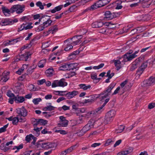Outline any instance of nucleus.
Listing matches in <instances>:
<instances>
[{"label":"nucleus","mask_w":155,"mask_h":155,"mask_svg":"<svg viewBox=\"0 0 155 155\" xmlns=\"http://www.w3.org/2000/svg\"><path fill=\"white\" fill-rule=\"evenodd\" d=\"M96 121L94 122L93 120H90L88 123L86 124L80 130H78L79 133V136H82L83 135L88 131L95 124H97Z\"/></svg>","instance_id":"f257e3e1"},{"label":"nucleus","mask_w":155,"mask_h":155,"mask_svg":"<svg viewBox=\"0 0 155 155\" xmlns=\"http://www.w3.org/2000/svg\"><path fill=\"white\" fill-rule=\"evenodd\" d=\"M25 6L24 5H16L11 8L12 13L16 12L17 14H21L25 10Z\"/></svg>","instance_id":"f03ea898"},{"label":"nucleus","mask_w":155,"mask_h":155,"mask_svg":"<svg viewBox=\"0 0 155 155\" xmlns=\"http://www.w3.org/2000/svg\"><path fill=\"white\" fill-rule=\"evenodd\" d=\"M155 84V76H151L148 80L143 81L142 84V86L143 87H147Z\"/></svg>","instance_id":"7ed1b4c3"},{"label":"nucleus","mask_w":155,"mask_h":155,"mask_svg":"<svg viewBox=\"0 0 155 155\" xmlns=\"http://www.w3.org/2000/svg\"><path fill=\"white\" fill-rule=\"evenodd\" d=\"M113 120L112 118L107 117L105 115L104 118H101L98 120L96 121V123H99V126L101 124H106L110 123Z\"/></svg>","instance_id":"20e7f679"},{"label":"nucleus","mask_w":155,"mask_h":155,"mask_svg":"<svg viewBox=\"0 0 155 155\" xmlns=\"http://www.w3.org/2000/svg\"><path fill=\"white\" fill-rule=\"evenodd\" d=\"M149 61L148 60L143 63L138 69L137 71L136 75L137 76H138V77H140L143 73L145 69L147 66V63Z\"/></svg>","instance_id":"39448f33"},{"label":"nucleus","mask_w":155,"mask_h":155,"mask_svg":"<svg viewBox=\"0 0 155 155\" xmlns=\"http://www.w3.org/2000/svg\"><path fill=\"white\" fill-rule=\"evenodd\" d=\"M80 37L78 35H76L73 37L72 38H68L65 41V42L69 41L70 40H71L70 41L71 42V44L73 45V46L77 45L78 43L80 41L82 37Z\"/></svg>","instance_id":"423d86ee"},{"label":"nucleus","mask_w":155,"mask_h":155,"mask_svg":"<svg viewBox=\"0 0 155 155\" xmlns=\"http://www.w3.org/2000/svg\"><path fill=\"white\" fill-rule=\"evenodd\" d=\"M18 21V20L17 19H14L13 20L9 19H5L1 21V25L2 26L8 25H12L15 23L17 22Z\"/></svg>","instance_id":"0eeeda50"},{"label":"nucleus","mask_w":155,"mask_h":155,"mask_svg":"<svg viewBox=\"0 0 155 155\" xmlns=\"http://www.w3.org/2000/svg\"><path fill=\"white\" fill-rule=\"evenodd\" d=\"M16 111L17 113L18 114V115L22 116L23 117H26L28 115L27 110L23 106L21 108L16 109Z\"/></svg>","instance_id":"6e6552de"},{"label":"nucleus","mask_w":155,"mask_h":155,"mask_svg":"<svg viewBox=\"0 0 155 155\" xmlns=\"http://www.w3.org/2000/svg\"><path fill=\"white\" fill-rule=\"evenodd\" d=\"M60 120L59 123L58 124L59 127H66L68 122V121L65 119V118L63 116L60 117Z\"/></svg>","instance_id":"1a4fd4ad"},{"label":"nucleus","mask_w":155,"mask_h":155,"mask_svg":"<svg viewBox=\"0 0 155 155\" xmlns=\"http://www.w3.org/2000/svg\"><path fill=\"white\" fill-rule=\"evenodd\" d=\"M9 72L5 71L2 74L1 77V84L6 82L9 79Z\"/></svg>","instance_id":"9d476101"},{"label":"nucleus","mask_w":155,"mask_h":155,"mask_svg":"<svg viewBox=\"0 0 155 155\" xmlns=\"http://www.w3.org/2000/svg\"><path fill=\"white\" fill-rule=\"evenodd\" d=\"M135 57L134 54H130L126 53L123 56V60L124 62H127L131 60Z\"/></svg>","instance_id":"9b49d317"},{"label":"nucleus","mask_w":155,"mask_h":155,"mask_svg":"<svg viewBox=\"0 0 155 155\" xmlns=\"http://www.w3.org/2000/svg\"><path fill=\"white\" fill-rule=\"evenodd\" d=\"M104 15V18L107 20H111L115 17L114 13H111L110 11L105 12Z\"/></svg>","instance_id":"f8f14e48"},{"label":"nucleus","mask_w":155,"mask_h":155,"mask_svg":"<svg viewBox=\"0 0 155 155\" xmlns=\"http://www.w3.org/2000/svg\"><path fill=\"white\" fill-rule=\"evenodd\" d=\"M31 55V54H29V53L27 52H25L24 54H22L20 55L19 54V59L20 60L27 61L28 60V58Z\"/></svg>","instance_id":"ddd939ff"},{"label":"nucleus","mask_w":155,"mask_h":155,"mask_svg":"<svg viewBox=\"0 0 155 155\" xmlns=\"http://www.w3.org/2000/svg\"><path fill=\"white\" fill-rule=\"evenodd\" d=\"M78 94V91H74L72 92H69L65 94V96L68 99H70L77 95Z\"/></svg>","instance_id":"4468645a"},{"label":"nucleus","mask_w":155,"mask_h":155,"mask_svg":"<svg viewBox=\"0 0 155 155\" xmlns=\"http://www.w3.org/2000/svg\"><path fill=\"white\" fill-rule=\"evenodd\" d=\"M115 85L116 84L114 83H111L107 87V89L103 92L104 93L107 94L108 95H110L111 90L114 88Z\"/></svg>","instance_id":"2eb2a0df"},{"label":"nucleus","mask_w":155,"mask_h":155,"mask_svg":"<svg viewBox=\"0 0 155 155\" xmlns=\"http://www.w3.org/2000/svg\"><path fill=\"white\" fill-rule=\"evenodd\" d=\"M52 22V20L50 19V18H48L47 19V20L46 21L43 23L42 25H41L40 27H41V29H44L48 26H50Z\"/></svg>","instance_id":"dca6fc26"},{"label":"nucleus","mask_w":155,"mask_h":155,"mask_svg":"<svg viewBox=\"0 0 155 155\" xmlns=\"http://www.w3.org/2000/svg\"><path fill=\"white\" fill-rule=\"evenodd\" d=\"M110 100L109 98L106 99L105 101V102L100 107H98L97 108L95 109V110L97 113H100L101 111L103 110V107Z\"/></svg>","instance_id":"f3484780"},{"label":"nucleus","mask_w":155,"mask_h":155,"mask_svg":"<svg viewBox=\"0 0 155 155\" xmlns=\"http://www.w3.org/2000/svg\"><path fill=\"white\" fill-rule=\"evenodd\" d=\"M32 23H23L21 25L20 28L21 29H31L33 28V26L31 25Z\"/></svg>","instance_id":"a211bd4d"},{"label":"nucleus","mask_w":155,"mask_h":155,"mask_svg":"<svg viewBox=\"0 0 155 155\" xmlns=\"http://www.w3.org/2000/svg\"><path fill=\"white\" fill-rule=\"evenodd\" d=\"M14 100L15 102L17 103H22L25 100L24 97L18 95H17L14 97Z\"/></svg>","instance_id":"6ab92c4d"},{"label":"nucleus","mask_w":155,"mask_h":155,"mask_svg":"<svg viewBox=\"0 0 155 155\" xmlns=\"http://www.w3.org/2000/svg\"><path fill=\"white\" fill-rule=\"evenodd\" d=\"M133 150V148L132 147H130L126 150L123 151L120 153H119L117 155H128V154L132 153Z\"/></svg>","instance_id":"aec40b11"},{"label":"nucleus","mask_w":155,"mask_h":155,"mask_svg":"<svg viewBox=\"0 0 155 155\" xmlns=\"http://www.w3.org/2000/svg\"><path fill=\"white\" fill-rule=\"evenodd\" d=\"M2 9L3 13L6 16H9L10 15L11 13H12L11 8L9 10L7 8L3 6L2 8Z\"/></svg>","instance_id":"412c9836"},{"label":"nucleus","mask_w":155,"mask_h":155,"mask_svg":"<svg viewBox=\"0 0 155 155\" xmlns=\"http://www.w3.org/2000/svg\"><path fill=\"white\" fill-rule=\"evenodd\" d=\"M139 59V58L138 60H137V59L133 63V64L131 66L130 68V70L131 71H133L139 65V62H138Z\"/></svg>","instance_id":"4be33fe9"},{"label":"nucleus","mask_w":155,"mask_h":155,"mask_svg":"<svg viewBox=\"0 0 155 155\" xmlns=\"http://www.w3.org/2000/svg\"><path fill=\"white\" fill-rule=\"evenodd\" d=\"M113 61L114 62V64L115 66L116 67V68L117 70H119L122 67L121 65V62L119 60H114Z\"/></svg>","instance_id":"5701e85b"},{"label":"nucleus","mask_w":155,"mask_h":155,"mask_svg":"<svg viewBox=\"0 0 155 155\" xmlns=\"http://www.w3.org/2000/svg\"><path fill=\"white\" fill-rule=\"evenodd\" d=\"M32 16L30 15H28L26 16H23L21 17L19 19L20 21H30L32 19Z\"/></svg>","instance_id":"b1692460"},{"label":"nucleus","mask_w":155,"mask_h":155,"mask_svg":"<svg viewBox=\"0 0 155 155\" xmlns=\"http://www.w3.org/2000/svg\"><path fill=\"white\" fill-rule=\"evenodd\" d=\"M68 70L69 71H74V69L76 70L78 69V68L76 67L77 66V64H68Z\"/></svg>","instance_id":"393cba45"},{"label":"nucleus","mask_w":155,"mask_h":155,"mask_svg":"<svg viewBox=\"0 0 155 155\" xmlns=\"http://www.w3.org/2000/svg\"><path fill=\"white\" fill-rule=\"evenodd\" d=\"M54 71L53 69L50 68L45 71V73L47 77H50L53 75Z\"/></svg>","instance_id":"a878e982"},{"label":"nucleus","mask_w":155,"mask_h":155,"mask_svg":"<svg viewBox=\"0 0 155 155\" xmlns=\"http://www.w3.org/2000/svg\"><path fill=\"white\" fill-rule=\"evenodd\" d=\"M124 2V0H118L116 2L117 6L115 8L117 9H120L122 8L123 6L121 4L123 2Z\"/></svg>","instance_id":"bb28decb"},{"label":"nucleus","mask_w":155,"mask_h":155,"mask_svg":"<svg viewBox=\"0 0 155 155\" xmlns=\"http://www.w3.org/2000/svg\"><path fill=\"white\" fill-rule=\"evenodd\" d=\"M103 25V23L101 22H95L91 24V26L94 28H97L100 27Z\"/></svg>","instance_id":"cd10ccee"},{"label":"nucleus","mask_w":155,"mask_h":155,"mask_svg":"<svg viewBox=\"0 0 155 155\" xmlns=\"http://www.w3.org/2000/svg\"><path fill=\"white\" fill-rule=\"evenodd\" d=\"M63 5H61L55 7L53 9L51 10L50 12L52 13H54L60 11L63 7Z\"/></svg>","instance_id":"c85d7f7f"},{"label":"nucleus","mask_w":155,"mask_h":155,"mask_svg":"<svg viewBox=\"0 0 155 155\" xmlns=\"http://www.w3.org/2000/svg\"><path fill=\"white\" fill-rule=\"evenodd\" d=\"M99 8L98 6V5H97V2L94 3V4L91 5V6L88 7L86 9V10L88 11H93L97 8Z\"/></svg>","instance_id":"c756f323"},{"label":"nucleus","mask_w":155,"mask_h":155,"mask_svg":"<svg viewBox=\"0 0 155 155\" xmlns=\"http://www.w3.org/2000/svg\"><path fill=\"white\" fill-rule=\"evenodd\" d=\"M79 87L80 89H82L84 91H85L88 89H90L91 88V86L90 85H86L84 84H81L79 85Z\"/></svg>","instance_id":"7c9ffc66"},{"label":"nucleus","mask_w":155,"mask_h":155,"mask_svg":"<svg viewBox=\"0 0 155 155\" xmlns=\"http://www.w3.org/2000/svg\"><path fill=\"white\" fill-rule=\"evenodd\" d=\"M116 112L114 110H111L108 112L106 114V115L107 117H110L112 118L114 116Z\"/></svg>","instance_id":"2f4dec72"},{"label":"nucleus","mask_w":155,"mask_h":155,"mask_svg":"<svg viewBox=\"0 0 155 155\" xmlns=\"http://www.w3.org/2000/svg\"><path fill=\"white\" fill-rule=\"evenodd\" d=\"M100 95L101 96L100 97V100L103 102L104 101H105V100L109 96L107 94L104 93L103 92L100 94Z\"/></svg>","instance_id":"473e14b6"},{"label":"nucleus","mask_w":155,"mask_h":155,"mask_svg":"<svg viewBox=\"0 0 155 155\" xmlns=\"http://www.w3.org/2000/svg\"><path fill=\"white\" fill-rule=\"evenodd\" d=\"M68 63H65L61 66L59 68V70L60 71L68 70Z\"/></svg>","instance_id":"72a5a7b5"},{"label":"nucleus","mask_w":155,"mask_h":155,"mask_svg":"<svg viewBox=\"0 0 155 155\" xmlns=\"http://www.w3.org/2000/svg\"><path fill=\"white\" fill-rule=\"evenodd\" d=\"M57 30H48V31H45L43 32V35L46 36L48 35L50 33H51L54 34L56 31Z\"/></svg>","instance_id":"f704fd0d"},{"label":"nucleus","mask_w":155,"mask_h":155,"mask_svg":"<svg viewBox=\"0 0 155 155\" xmlns=\"http://www.w3.org/2000/svg\"><path fill=\"white\" fill-rule=\"evenodd\" d=\"M57 147V144L54 142H48V149L54 148Z\"/></svg>","instance_id":"c9c22d12"},{"label":"nucleus","mask_w":155,"mask_h":155,"mask_svg":"<svg viewBox=\"0 0 155 155\" xmlns=\"http://www.w3.org/2000/svg\"><path fill=\"white\" fill-rule=\"evenodd\" d=\"M67 91H54V93L56 95L59 96H65V94H63L64 93L67 92Z\"/></svg>","instance_id":"e433bc0d"},{"label":"nucleus","mask_w":155,"mask_h":155,"mask_svg":"<svg viewBox=\"0 0 155 155\" xmlns=\"http://www.w3.org/2000/svg\"><path fill=\"white\" fill-rule=\"evenodd\" d=\"M124 126L123 125H120L117 129L116 130L115 132L117 134L121 133L124 129Z\"/></svg>","instance_id":"4c0bfd02"},{"label":"nucleus","mask_w":155,"mask_h":155,"mask_svg":"<svg viewBox=\"0 0 155 155\" xmlns=\"http://www.w3.org/2000/svg\"><path fill=\"white\" fill-rule=\"evenodd\" d=\"M73 45L71 44L70 42L67 44L66 47L64 48V50L66 51H68L72 48Z\"/></svg>","instance_id":"58836bf2"},{"label":"nucleus","mask_w":155,"mask_h":155,"mask_svg":"<svg viewBox=\"0 0 155 155\" xmlns=\"http://www.w3.org/2000/svg\"><path fill=\"white\" fill-rule=\"evenodd\" d=\"M46 62L45 59L41 60L38 63V66L40 68H42L44 67V65Z\"/></svg>","instance_id":"ea45409f"},{"label":"nucleus","mask_w":155,"mask_h":155,"mask_svg":"<svg viewBox=\"0 0 155 155\" xmlns=\"http://www.w3.org/2000/svg\"><path fill=\"white\" fill-rule=\"evenodd\" d=\"M103 30H99L98 32L104 34L106 35H108L110 34L111 32V31L110 30H105L104 31H103Z\"/></svg>","instance_id":"a19ab883"},{"label":"nucleus","mask_w":155,"mask_h":155,"mask_svg":"<svg viewBox=\"0 0 155 155\" xmlns=\"http://www.w3.org/2000/svg\"><path fill=\"white\" fill-rule=\"evenodd\" d=\"M64 79H62L59 80V86L64 87L67 85V83L66 82L64 81Z\"/></svg>","instance_id":"79ce46f5"},{"label":"nucleus","mask_w":155,"mask_h":155,"mask_svg":"<svg viewBox=\"0 0 155 155\" xmlns=\"http://www.w3.org/2000/svg\"><path fill=\"white\" fill-rule=\"evenodd\" d=\"M55 107L51 106L49 105L46 107H45L43 108V110L44 111L49 110L51 111L54 109Z\"/></svg>","instance_id":"37998d69"},{"label":"nucleus","mask_w":155,"mask_h":155,"mask_svg":"<svg viewBox=\"0 0 155 155\" xmlns=\"http://www.w3.org/2000/svg\"><path fill=\"white\" fill-rule=\"evenodd\" d=\"M35 39H33L30 41V44H27L26 45L23 46V47L24 49L27 48H30L34 44V42L35 41Z\"/></svg>","instance_id":"c03bdc74"},{"label":"nucleus","mask_w":155,"mask_h":155,"mask_svg":"<svg viewBox=\"0 0 155 155\" xmlns=\"http://www.w3.org/2000/svg\"><path fill=\"white\" fill-rule=\"evenodd\" d=\"M5 143H3L1 145V149L3 150L4 151H7L9 148L5 146Z\"/></svg>","instance_id":"a18cd8bd"},{"label":"nucleus","mask_w":155,"mask_h":155,"mask_svg":"<svg viewBox=\"0 0 155 155\" xmlns=\"http://www.w3.org/2000/svg\"><path fill=\"white\" fill-rule=\"evenodd\" d=\"M97 5L99 8L101 7L104 6L103 0H99L96 2Z\"/></svg>","instance_id":"49530a36"},{"label":"nucleus","mask_w":155,"mask_h":155,"mask_svg":"<svg viewBox=\"0 0 155 155\" xmlns=\"http://www.w3.org/2000/svg\"><path fill=\"white\" fill-rule=\"evenodd\" d=\"M59 81L56 80L54 81L52 83V87H57L59 86Z\"/></svg>","instance_id":"de8ad7c7"},{"label":"nucleus","mask_w":155,"mask_h":155,"mask_svg":"<svg viewBox=\"0 0 155 155\" xmlns=\"http://www.w3.org/2000/svg\"><path fill=\"white\" fill-rule=\"evenodd\" d=\"M32 124L34 127L36 128L37 125H39L38 119H35L33 121Z\"/></svg>","instance_id":"09e8293b"},{"label":"nucleus","mask_w":155,"mask_h":155,"mask_svg":"<svg viewBox=\"0 0 155 155\" xmlns=\"http://www.w3.org/2000/svg\"><path fill=\"white\" fill-rule=\"evenodd\" d=\"M42 140L39 141L36 143V146L37 148H40L41 147L42 148L43 145Z\"/></svg>","instance_id":"8fccbe9b"},{"label":"nucleus","mask_w":155,"mask_h":155,"mask_svg":"<svg viewBox=\"0 0 155 155\" xmlns=\"http://www.w3.org/2000/svg\"><path fill=\"white\" fill-rule=\"evenodd\" d=\"M17 117L18 119V121L21 122H24L26 120V119L25 117H22V116L17 115Z\"/></svg>","instance_id":"3c124183"},{"label":"nucleus","mask_w":155,"mask_h":155,"mask_svg":"<svg viewBox=\"0 0 155 155\" xmlns=\"http://www.w3.org/2000/svg\"><path fill=\"white\" fill-rule=\"evenodd\" d=\"M36 5L37 6L39 7V8L41 10H43L44 9V5H43L42 2L40 1L37 2L36 3Z\"/></svg>","instance_id":"603ef678"},{"label":"nucleus","mask_w":155,"mask_h":155,"mask_svg":"<svg viewBox=\"0 0 155 155\" xmlns=\"http://www.w3.org/2000/svg\"><path fill=\"white\" fill-rule=\"evenodd\" d=\"M39 125H45L47 123V121L43 119H38Z\"/></svg>","instance_id":"864d4df0"},{"label":"nucleus","mask_w":155,"mask_h":155,"mask_svg":"<svg viewBox=\"0 0 155 155\" xmlns=\"http://www.w3.org/2000/svg\"><path fill=\"white\" fill-rule=\"evenodd\" d=\"M80 32L79 35H78L80 37H82V36L86 33L87 32V30H80L79 31Z\"/></svg>","instance_id":"5fc2aeb1"},{"label":"nucleus","mask_w":155,"mask_h":155,"mask_svg":"<svg viewBox=\"0 0 155 155\" xmlns=\"http://www.w3.org/2000/svg\"><path fill=\"white\" fill-rule=\"evenodd\" d=\"M110 70H109L107 73L106 77H108V78L111 79L114 75V73H112L110 74Z\"/></svg>","instance_id":"6e6d98bb"},{"label":"nucleus","mask_w":155,"mask_h":155,"mask_svg":"<svg viewBox=\"0 0 155 155\" xmlns=\"http://www.w3.org/2000/svg\"><path fill=\"white\" fill-rule=\"evenodd\" d=\"M33 130L35 132V133H34L35 135L37 137L38 136L40 133L39 127L34 128Z\"/></svg>","instance_id":"4d7b16f0"},{"label":"nucleus","mask_w":155,"mask_h":155,"mask_svg":"<svg viewBox=\"0 0 155 155\" xmlns=\"http://www.w3.org/2000/svg\"><path fill=\"white\" fill-rule=\"evenodd\" d=\"M41 98H35L33 99L32 102L35 104H38L39 102L41 101Z\"/></svg>","instance_id":"13d9d810"},{"label":"nucleus","mask_w":155,"mask_h":155,"mask_svg":"<svg viewBox=\"0 0 155 155\" xmlns=\"http://www.w3.org/2000/svg\"><path fill=\"white\" fill-rule=\"evenodd\" d=\"M32 136H34L32 134H30L29 135H27L25 137V140L28 142H29L32 139Z\"/></svg>","instance_id":"bf43d9fd"},{"label":"nucleus","mask_w":155,"mask_h":155,"mask_svg":"<svg viewBox=\"0 0 155 155\" xmlns=\"http://www.w3.org/2000/svg\"><path fill=\"white\" fill-rule=\"evenodd\" d=\"M91 78L93 80H98L99 81L101 79V78H97V74L96 73L91 74Z\"/></svg>","instance_id":"052dcab7"},{"label":"nucleus","mask_w":155,"mask_h":155,"mask_svg":"<svg viewBox=\"0 0 155 155\" xmlns=\"http://www.w3.org/2000/svg\"><path fill=\"white\" fill-rule=\"evenodd\" d=\"M104 64L101 63L97 66H94L93 67V68L95 70L99 69L102 68L104 66Z\"/></svg>","instance_id":"680f3d73"},{"label":"nucleus","mask_w":155,"mask_h":155,"mask_svg":"<svg viewBox=\"0 0 155 155\" xmlns=\"http://www.w3.org/2000/svg\"><path fill=\"white\" fill-rule=\"evenodd\" d=\"M127 30H119L118 32L117 31L116 32H115V33L116 35L122 34L124 33L127 32Z\"/></svg>","instance_id":"e2e57ef3"},{"label":"nucleus","mask_w":155,"mask_h":155,"mask_svg":"<svg viewBox=\"0 0 155 155\" xmlns=\"http://www.w3.org/2000/svg\"><path fill=\"white\" fill-rule=\"evenodd\" d=\"M114 140H113L111 139H108L106 141L104 144V145L105 146L109 145L110 143H114Z\"/></svg>","instance_id":"0e129e2a"},{"label":"nucleus","mask_w":155,"mask_h":155,"mask_svg":"<svg viewBox=\"0 0 155 155\" xmlns=\"http://www.w3.org/2000/svg\"><path fill=\"white\" fill-rule=\"evenodd\" d=\"M6 94L8 97H15V94L12 93V91H8L7 92Z\"/></svg>","instance_id":"69168bd1"},{"label":"nucleus","mask_w":155,"mask_h":155,"mask_svg":"<svg viewBox=\"0 0 155 155\" xmlns=\"http://www.w3.org/2000/svg\"><path fill=\"white\" fill-rule=\"evenodd\" d=\"M49 42V41H47L43 43L42 44V47L44 48L48 47L51 45V43Z\"/></svg>","instance_id":"338daca9"},{"label":"nucleus","mask_w":155,"mask_h":155,"mask_svg":"<svg viewBox=\"0 0 155 155\" xmlns=\"http://www.w3.org/2000/svg\"><path fill=\"white\" fill-rule=\"evenodd\" d=\"M18 122V119L17 116L16 117H14L12 119V123L13 124L16 125Z\"/></svg>","instance_id":"774afa93"}]
</instances>
